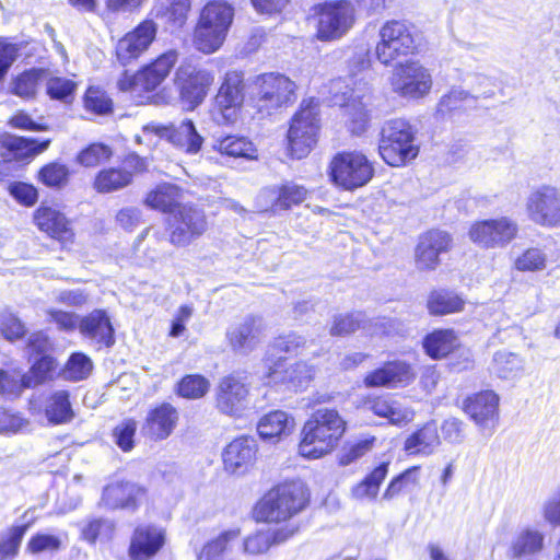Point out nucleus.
I'll use <instances>...</instances> for the list:
<instances>
[{"mask_svg": "<svg viewBox=\"0 0 560 560\" xmlns=\"http://www.w3.org/2000/svg\"><path fill=\"white\" fill-rule=\"evenodd\" d=\"M212 148L221 154L229 156L244 158L247 160L256 159V148L244 137L226 136L215 139Z\"/></svg>", "mask_w": 560, "mask_h": 560, "instance_id": "41", "label": "nucleus"}, {"mask_svg": "<svg viewBox=\"0 0 560 560\" xmlns=\"http://www.w3.org/2000/svg\"><path fill=\"white\" fill-rule=\"evenodd\" d=\"M387 474L388 463L380 464L361 482L352 488V497L357 500H374Z\"/></svg>", "mask_w": 560, "mask_h": 560, "instance_id": "43", "label": "nucleus"}, {"mask_svg": "<svg viewBox=\"0 0 560 560\" xmlns=\"http://www.w3.org/2000/svg\"><path fill=\"white\" fill-rule=\"evenodd\" d=\"M243 82L242 72L229 71L215 97L217 104L242 105L244 102Z\"/></svg>", "mask_w": 560, "mask_h": 560, "instance_id": "42", "label": "nucleus"}, {"mask_svg": "<svg viewBox=\"0 0 560 560\" xmlns=\"http://www.w3.org/2000/svg\"><path fill=\"white\" fill-rule=\"evenodd\" d=\"M262 195L268 196L272 201V208L289 209L293 205H298L305 200L307 190L305 187L295 183H287L280 188L266 189Z\"/></svg>", "mask_w": 560, "mask_h": 560, "instance_id": "39", "label": "nucleus"}, {"mask_svg": "<svg viewBox=\"0 0 560 560\" xmlns=\"http://www.w3.org/2000/svg\"><path fill=\"white\" fill-rule=\"evenodd\" d=\"M158 25L152 20H144L135 30L128 32L116 44L117 60L126 66L138 59L155 39Z\"/></svg>", "mask_w": 560, "mask_h": 560, "instance_id": "16", "label": "nucleus"}, {"mask_svg": "<svg viewBox=\"0 0 560 560\" xmlns=\"http://www.w3.org/2000/svg\"><path fill=\"white\" fill-rule=\"evenodd\" d=\"M458 346V338L452 329H439L429 334L423 340L427 353L433 359H441Z\"/></svg>", "mask_w": 560, "mask_h": 560, "instance_id": "38", "label": "nucleus"}, {"mask_svg": "<svg viewBox=\"0 0 560 560\" xmlns=\"http://www.w3.org/2000/svg\"><path fill=\"white\" fill-rule=\"evenodd\" d=\"M452 237L441 230H430L419 237L416 247V266L419 270H434L439 264V256L452 247Z\"/></svg>", "mask_w": 560, "mask_h": 560, "instance_id": "20", "label": "nucleus"}, {"mask_svg": "<svg viewBox=\"0 0 560 560\" xmlns=\"http://www.w3.org/2000/svg\"><path fill=\"white\" fill-rule=\"evenodd\" d=\"M465 301L456 293L445 290L434 291L428 300V310L432 315H446L464 310Z\"/></svg>", "mask_w": 560, "mask_h": 560, "instance_id": "46", "label": "nucleus"}, {"mask_svg": "<svg viewBox=\"0 0 560 560\" xmlns=\"http://www.w3.org/2000/svg\"><path fill=\"white\" fill-rule=\"evenodd\" d=\"M249 388L238 375L223 377L217 388L215 406L220 412L241 417L248 406Z\"/></svg>", "mask_w": 560, "mask_h": 560, "instance_id": "15", "label": "nucleus"}, {"mask_svg": "<svg viewBox=\"0 0 560 560\" xmlns=\"http://www.w3.org/2000/svg\"><path fill=\"white\" fill-rule=\"evenodd\" d=\"M413 142L410 124L401 118L390 119L382 127L378 151L388 165L399 166L418 155L419 149Z\"/></svg>", "mask_w": 560, "mask_h": 560, "instance_id": "5", "label": "nucleus"}, {"mask_svg": "<svg viewBox=\"0 0 560 560\" xmlns=\"http://www.w3.org/2000/svg\"><path fill=\"white\" fill-rule=\"evenodd\" d=\"M307 493L301 481H287L267 491L252 510L257 523L279 524L288 522L306 505Z\"/></svg>", "mask_w": 560, "mask_h": 560, "instance_id": "2", "label": "nucleus"}, {"mask_svg": "<svg viewBox=\"0 0 560 560\" xmlns=\"http://www.w3.org/2000/svg\"><path fill=\"white\" fill-rule=\"evenodd\" d=\"M257 453L254 438L241 436L229 443L222 454L224 469L233 475H243L253 466Z\"/></svg>", "mask_w": 560, "mask_h": 560, "instance_id": "23", "label": "nucleus"}, {"mask_svg": "<svg viewBox=\"0 0 560 560\" xmlns=\"http://www.w3.org/2000/svg\"><path fill=\"white\" fill-rule=\"evenodd\" d=\"M518 225L509 217L481 220L471 224L469 238L481 248H503L517 235Z\"/></svg>", "mask_w": 560, "mask_h": 560, "instance_id": "11", "label": "nucleus"}, {"mask_svg": "<svg viewBox=\"0 0 560 560\" xmlns=\"http://www.w3.org/2000/svg\"><path fill=\"white\" fill-rule=\"evenodd\" d=\"M390 83L393 91L402 97L421 98L432 88V77L427 68L416 61L395 68Z\"/></svg>", "mask_w": 560, "mask_h": 560, "instance_id": "13", "label": "nucleus"}, {"mask_svg": "<svg viewBox=\"0 0 560 560\" xmlns=\"http://www.w3.org/2000/svg\"><path fill=\"white\" fill-rule=\"evenodd\" d=\"M85 108L98 115L107 114L112 110V100L106 93L97 88H89L84 97Z\"/></svg>", "mask_w": 560, "mask_h": 560, "instance_id": "62", "label": "nucleus"}, {"mask_svg": "<svg viewBox=\"0 0 560 560\" xmlns=\"http://www.w3.org/2000/svg\"><path fill=\"white\" fill-rule=\"evenodd\" d=\"M57 368L56 360L44 354L35 359L28 374L23 375V383L26 387L37 386L51 378Z\"/></svg>", "mask_w": 560, "mask_h": 560, "instance_id": "50", "label": "nucleus"}, {"mask_svg": "<svg viewBox=\"0 0 560 560\" xmlns=\"http://www.w3.org/2000/svg\"><path fill=\"white\" fill-rule=\"evenodd\" d=\"M199 18L228 33L234 19V9L226 1H210L202 8Z\"/></svg>", "mask_w": 560, "mask_h": 560, "instance_id": "40", "label": "nucleus"}, {"mask_svg": "<svg viewBox=\"0 0 560 560\" xmlns=\"http://www.w3.org/2000/svg\"><path fill=\"white\" fill-rule=\"evenodd\" d=\"M110 156L112 150L109 147L103 143H93L78 154L77 162L84 167H95L108 161Z\"/></svg>", "mask_w": 560, "mask_h": 560, "instance_id": "57", "label": "nucleus"}, {"mask_svg": "<svg viewBox=\"0 0 560 560\" xmlns=\"http://www.w3.org/2000/svg\"><path fill=\"white\" fill-rule=\"evenodd\" d=\"M416 377L411 366L404 361H392L368 373L363 380L366 387H392L407 385Z\"/></svg>", "mask_w": 560, "mask_h": 560, "instance_id": "24", "label": "nucleus"}, {"mask_svg": "<svg viewBox=\"0 0 560 560\" xmlns=\"http://www.w3.org/2000/svg\"><path fill=\"white\" fill-rule=\"evenodd\" d=\"M529 219L541 226H560V189L541 185L534 189L526 200Z\"/></svg>", "mask_w": 560, "mask_h": 560, "instance_id": "12", "label": "nucleus"}, {"mask_svg": "<svg viewBox=\"0 0 560 560\" xmlns=\"http://www.w3.org/2000/svg\"><path fill=\"white\" fill-rule=\"evenodd\" d=\"M474 101V97L468 92L462 89H453L440 100L438 114L444 117L454 110L464 109L465 104H470Z\"/></svg>", "mask_w": 560, "mask_h": 560, "instance_id": "55", "label": "nucleus"}, {"mask_svg": "<svg viewBox=\"0 0 560 560\" xmlns=\"http://www.w3.org/2000/svg\"><path fill=\"white\" fill-rule=\"evenodd\" d=\"M319 104L313 98L303 100L300 109L292 117L288 131L291 155L302 159L308 154L317 141L319 124Z\"/></svg>", "mask_w": 560, "mask_h": 560, "instance_id": "6", "label": "nucleus"}, {"mask_svg": "<svg viewBox=\"0 0 560 560\" xmlns=\"http://www.w3.org/2000/svg\"><path fill=\"white\" fill-rule=\"evenodd\" d=\"M370 97L352 96L343 105L345 114L349 117L350 128L353 133H362L370 120L369 103Z\"/></svg>", "mask_w": 560, "mask_h": 560, "instance_id": "45", "label": "nucleus"}, {"mask_svg": "<svg viewBox=\"0 0 560 560\" xmlns=\"http://www.w3.org/2000/svg\"><path fill=\"white\" fill-rule=\"evenodd\" d=\"M92 369L93 364L88 355L73 353L62 371V376L69 381H82L90 375Z\"/></svg>", "mask_w": 560, "mask_h": 560, "instance_id": "54", "label": "nucleus"}, {"mask_svg": "<svg viewBox=\"0 0 560 560\" xmlns=\"http://www.w3.org/2000/svg\"><path fill=\"white\" fill-rule=\"evenodd\" d=\"M190 4V0H159L155 15L164 18L175 27H180L187 20Z\"/></svg>", "mask_w": 560, "mask_h": 560, "instance_id": "48", "label": "nucleus"}, {"mask_svg": "<svg viewBox=\"0 0 560 560\" xmlns=\"http://www.w3.org/2000/svg\"><path fill=\"white\" fill-rule=\"evenodd\" d=\"M364 322L362 313H353L348 315H339L334 318L330 334L332 336H343L354 332Z\"/></svg>", "mask_w": 560, "mask_h": 560, "instance_id": "63", "label": "nucleus"}, {"mask_svg": "<svg viewBox=\"0 0 560 560\" xmlns=\"http://www.w3.org/2000/svg\"><path fill=\"white\" fill-rule=\"evenodd\" d=\"M547 256L542 249L532 247L520 255L514 267L520 271H540L546 268Z\"/></svg>", "mask_w": 560, "mask_h": 560, "instance_id": "58", "label": "nucleus"}, {"mask_svg": "<svg viewBox=\"0 0 560 560\" xmlns=\"http://www.w3.org/2000/svg\"><path fill=\"white\" fill-rule=\"evenodd\" d=\"M314 375V366L305 362L288 365L283 361H278L269 369L267 378L268 384H282L290 389L299 390L307 387Z\"/></svg>", "mask_w": 560, "mask_h": 560, "instance_id": "22", "label": "nucleus"}, {"mask_svg": "<svg viewBox=\"0 0 560 560\" xmlns=\"http://www.w3.org/2000/svg\"><path fill=\"white\" fill-rule=\"evenodd\" d=\"M329 175L338 187L354 190L372 179L374 167L361 152H342L330 162Z\"/></svg>", "mask_w": 560, "mask_h": 560, "instance_id": "9", "label": "nucleus"}, {"mask_svg": "<svg viewBox=\"0 0 560 560\" xmlns=\"http://www.w3.org/2000/svg\"><path fill=\"white\" fill-rule=\"evenodd\" d=\"M369 409L376 416L386 418L392 424L408 423L413 418V411L402 404L377 397L369 401Z\"/></svg>", "mask_w": 560, "mask_h": 560, "instance_id": "34", "label": "nucleus"}, {"mask_svg": "<svg viewBox=\"0 0 560 560\" xmlns=\"http://www.w3.org/2000/svg\"><path fill=\"white\" fill-rule=\"evenodd\" d=\"M228 33L199 18L195 27L192 43L197 50L213 54L223 45Z\"/></svg>", "mask_w": 560, "mask_h": 560, "instance_id": "32", "label": "nucleus"}, {"mask_svg": "<svg viewBox=\"0 0 560 560\" xmlns=\"http://www.w3.org/2000/svg\"><path fill=\"white\" fill-rule=\"evenodd\" d=\"M439 445L438 428L434 423H428L406 440L405 450L412 455H430Z\"/></svg>", "mask_w": 560, "mask_h": 560, "instance_id": "35", "label": "nucleus"}, {"mask_svg": "<svg viewBox=\"0 0 560 560\" xmlns=\"http://www.w3.org/2000/svg\"><path fill=\"white\" fill-rule=\"evenodd\" d=\"M28 527H9L0 533V560L18 557L22 539Z\"/></svg>", "mask_w": 560, "mask_h": 560, "instance_id": "52", "label": "nucleus"}, {"mask_svg": "<svg viewBox=\"0 0 560 560\" xmlns=\"http://www.w3.org/2000/svg\"><path fill=\"white\" fill-rule=\"evenodd\" d=\"M45 413L54 424L66 423L72 420L74 413L69 401L67 390H57L47 399Z\"/></svg>", "mask_w": 560, "mask_h": 560, "instance_id": "44", "label": "nucleus"}, {"mask_svg": "<svg viewBox=\"0 0 560 560\" xmlns=\"http://www.w3.org/2000/svg\"><path fill=\"white\" fill-rule=\"evenodd\" d=\"M75 89V82L70 79L59 77H47L46 79V92L52 100L69 103L73 97Z\"/></svg>", "mask_w": 560, "mask_h": 560, "instance_id": "56", "label": "nucleus"}, {"mask_svg": "<svg viewBox=\"0 0 560 560\" xmlns=\"http://www.w3.org/2000/svg\"><path fill=\"white\" fill-rule=\"evenodd\" d=\"M80 332L83 337L101 347H112L115 342L114 328L105 311L94 310L80 319Z\"/></svg>", "mask_w": 560, "mask_h": 560, "instance_id": "27", "label": "nucleus"}, {"mask_svg": "<svg viewBox=\"0 0 560 560\" xmlns=\"http://www.w3.org/2000/svg\"><path fill=\"white\" fill-rule=\"evenodd\" d=\"M177 421V410L171 404H161L148 412L142 433L155 441L164 440L171 435Z\"/></svg>", "mask_w": 560, "mask_h": 560, "instance_id": "25", "label": "nucleus"}, {"mask_svg": "<svg viewBox=\"0 0 560 560\" xmlns=\"http://www.w3.org/2000/svg\"><path fill=\"white\" fill-rule=\"evenodd\" d=\"M524 368L523 358L516 353L501 350L493 354L489 370L501 380H514L523 375Z\"/></svg>", "mask_w": 560, "mask_h": 560, "instance_id": "31", "label": "nucleus"}, {"mask_svg": "<svg viewBox=\"0 0 560 560\" xmlns=\"http://www.w3.org/2000/svg\"><path fill=\"white\" fill-rule=\"evenodd\" d=\"M68 540L67 534H54L38 532L27 541L26 549L30 553L38 555L43 552H57L65 547Z\"/></svg>", "mask_w": 560, "mask_h": 560, "instance_id": "49", "label": "nucleus"}, {"mask_svg": "<svg viewBox=\"0 0 560 560\" xmlns=\"http://www.w3.org/2000/svg\"><path fill=\"white\" fill-rule=\"evenodd\" d=\"M209 389V382L201 375H187L178 384V394L186 398H200Z\"/></svg>", "mask_w": 560, "mask_h": 560, "instance_id": "60", "label": "nucleus"}, {"mask_svg": "<svg viewBox=\"0 0 560 560\" xmlns=\"http://www.w3.org/2000/svg\"><path fill=\"white\" fill-rule=\"evenodd\" d=\"M138 492L136 486L129 482L110 485L103 491L102 503L109 509L135 510Z\"/></svg>", "mask_w": 560, "mask_h": 560, "instance_id": "33", "label": "nucleus"}, {"mask_svg": "<svg viewBox=\"0 0 560 560\" xmlns=\"http://www.w3.org/2000/svg\"><path fill=\"white\" fill-rule=\"evenodd\" d=\"M225 338L232 351L238 354H249L262 340L260 323L253 316H247L232 324L225 332Z\"/></svg>", "mask_w": 560, "mask_h": 560, "instance_id": "21", "label": "nucleus"}, {"mask_svg": "<svg viewBox=\"0 0 560 560\" xmlns=\"http://www.w3.org/2000/svg\"><path fill=\"white\" fill-rule=\"evenodd\" d=\"M544 547V537L536 530H524L512 544L511 552L513 558L539 552Z\"/></svg>", "mask_w": 560, "mask_h": 560, "instance_id": "51", "label": "nucleus"}, {"mask_svg": "<svg viewBox=\"0 0 560 560\" xmlns=\"http://www.w3.org/2000/svg\"><path fill=\"white\" fill-rule=\"evenodd\" d=\"M166 544V533L161 527H135L128 549V560H153Z\"/></svg>", "mask_w": 560, "mask_h": 560, "instance_id": "19", "label": "nucleus"}, {"mask_svg": "<svg viewBox=\"0 0 560 560\" xmlns=\"http://www.w3.org/2000/svg\"><path fill=\"white\" fill-rule=\"evenodd\" d=\"M168 242L175 247H187L201 237L208 229L205 212L192 206H178L166 218Z\"/></svg>", "mask_w": 560, "mask_h": 560, "instance_id": "8", "label": "nucleus"}, {"mask_svg": "<svg viewBox=\"0 0 560 560\" xmlns=\"http://www.w3.org/2000/svg\"><path fill=\"white\" fill-rule=\"evenodd\" d=\"M27 425L20 412L0 406V435L15 434Z\"/></svg>", "mask_w": 560, "mask_h": 560, "instance_id": "64", "label": "nucleus"}, {"mask_svg": "<svg viewBox=\"0 0 560 560\" xmlns=\"http://www.w3.org/2000/svg\"><path fill=\"white\" fill-rule=\"evenodd\" d=\"M180 189L174 184L158 185L145 198V205L165 213H172L179 206Z\"/></svg>", "mask_w": 560, "mask_h": 560, "instance_id": "37", "label": "nucleus"}, {"mask_svg": "<svg viewBox=\"0 0 560 560\" xmlns=\"http://www.w3.org/2000/svg\"><path fill=\"white\" fill-rule=\"evenodd\" d=\"M145 168L144 160L138 155H129L120 167H108L95 176L93 187L97 192L108 194L122 189L131 184L135 173Z\"/></svg>", "mask_w": 560, "mask_h": 560, "instance_id": "17", "label": "nucleus"}, {"mask_svg": "<svg viewBox=\"0 0 560 560\" xmlns=\"http://www.w3.org/2000/svg\"><path fill=\"white\" fill-rule=\"evenodd\" d=\"M179 54L176 49H168L154 61L143 67L138 72V82L141 90H155L170 74L178 61Z\"/></svg>", "mask_w": 560, "mask_h": 560, "instance_id": "26", "label": "nucleus"}, {"mask_svg": "<svg viewBox=\"0 0 560 560\" xmlns=\"http://www.w3.org/2000/svg\"><path fill=\"white\" fill-rule=\"evenodd\" d=\"M346 425L337 410L316 409L304 423L299 453L305 458H319L330 453L345 434Z\"/></svg>", "mask_w": 560, "mask_h": 560, "instance_id": "1", "label": "nucleus"}, {"mask_svg": "<svg viewBox=\"0 0 560 560\" xmlns=\"http://www.w3.org/2000/svg\"><path fill=\"white\" fill-rule=\"evenodd\" d=\"M294 428V419L282 410L265 415L257 424V431L264 440L289 435Z\"/></svg>", "mask_w": 560, "mask_h": 560, "instance_id": "30", "label": "nucleus"}, {"mask_svg": "<svg viewBox=\"0 0 560 560\" xmlns=\"http://www.w3.org/2000/svg\"><path fill=\"white\" fill-rule=\"evenodd\" d=\"M294 530H290L288 535H281L279 532L270 533L269 530L258 529L254 534L244 539V550L250 555H260L276 544L284 541Z\"/></svg>", "mask_w": 560, "mask_h": 560, "instance_id": "47", "label": "nucleus"}, {"mask_svg": "<svg viewBox=\"0 0 560 560\" xmlns=\"http://www.w3.org/2000/svg\"><path fill=\"white\" fill-rule=\"evenodd\" d=\"M296 85L281 73L257 75L252 83L250 102L261 115H271L275 110L294 103Z\"/></svg>", "mask_w": 560, "mask_h": 560, "instance_id": "4", "label": "nucleus"}, {"mask_svg": "<svg viewBox=\"0 0 560 560\" xmlns=\"http://www.w3.org/2000/svg\"><path fill=\"white\" fill-rule=\"evenodd\" d=\"M145 130H151L160 138L166 139L186 154H197L202 148L203 138L199 135L190 119H185L178 125H151L147 126Z\"/></svg>", "mask_w": 560, "mask_h": 560, "instance_id": "18", "label": "nucleus"}, {"mask_svg": "<svg viewBox=\"0 0 560 560\" xmlns=\"http://www.w3.org/2000/svg\"><path fill=\"white\" fill-rule=\"evenodd\" d=\"M35 221L38 229L61 243L72 241L73 232L67 218L56 209L42 207L36 211Z\"/></svg>", "mask_w": 560, "mask_h": 560, "instance_id": "29", "label": "nucleus"}, {"mask_svg": "<svg viewBox=\"0 0 560 560\" xmlns=\"http://www.w3.org/2000/svg\"><path fill=\"white\" fill-rule=\"evenodd\" d=\"M69 170L66 165L54 162L39 171L40 180L48 187H61L67 184Z\"/></svg>", "mask_w": 560, "mask_h": 560, "instance_id": "61", "label": "nucleus"}, {"mask_svg": "<svg viewBox=\"0 0 560 560\" xmlns=\"http://www.w3.org/2000/svg\"><path fill=\"white\" fill-rule=\"evenodd\" d=\"M50 139L18 137L10 133L0 135V158H26L44 152Z\"/></svg>", "mask_w": 560, "mask_h": 560, "instance_id": "28", "label": "nucleus"}, {"mask_svg": "<svg viewBox=\"0 0 560 560\" xmlns=\"http://www.w3.org/2000/svg\"><path fill=\"white\" fill-rule=\"evenodd\" d=\"M374 441V436H369L346 445L339 457L340 465L347 466L361 458L372 450Z\"/></svg>", "mask_w": 560, "mask_h": 560, "instance_id": "59", "label": "nucleus"}, {"mask_svg": "<svg viewBox=\"0 0 560 560\" xmlns=\"http://www.w3.org/2000/svg\"><path fill=\"white\" fill-rule=\"evenodd\" d=\"M418 470V467H412L395 477L387 486L382 499L392 500L404 491L412 490L419 481Z\"/></svg>", "mask_w": 560, "mask_h": 560, "instance_id": "53", "label": "nucleus"}, {"mask_svg": "<svg viewBox=\"0 0 560 560\" xmlns=\"http://www.w3.org/2000/svg\"><path fill=\"white\" fill-rule=\"evenodd\" d=\"M500 397L493 390H482L468 396L463 402V410L482 433L493 434L499 423Z\"/></svg>", "mask_w": 560, "mask_h": 560, "instance_id": "14", "label": "nucleus"}, {"mask_svg": "<svg viewBox=\"0 0 560 560\" xmlns=\"http://www.w3.org/2000/svg\"><path fill=\"white\" fill-rule=\"evenodd\" d=\"M48 71L45 69L32 68L19 74L11 83V91L24 100H32L36 96L43 82H46Z\"/></svg>", "mask_w": 560, "mask_h": 560, "instance_id": "36", "label": "nucleus"}, {"mask_svg": "<svg viewBox=\"0 0 560 560\" xmlns=\"http://www.w3.org/2000/svg\"><path fill=\"white\" fill-rule=\"evenodd\" d=\"M378 37L375 56L385 66L400 57L416 54L421 44L418 30L406 20L386 21L378 31Z\"/></svg>", "mask_w": 560, "mask_h": 560, "instance_id": "3", "label": "nucleus"}, {"mask_svg": "<svg viewBox=\"0 0 560 560\" xmlns=\"http://www.w3.org/2000/svg\"><path fill=\"white\" fill-rule=\"evenodd\" d=\"M213 82L214 77L209 70L191 65H182L175 72L174 84L178 90L179 98L190 110L203 102Z\"/></svg>", "mask_w": 560, "mask_h": 560, "instance_id": "10", "label": "nucleus"}, {"mask_svg": "<svg viewBox=\"0 0 560 560\" xmlns=\"http://www.w3.org/2000/svg\"><path fill=\"white\" fill-rule=\"evenodd\" d=\"M354 7L348 0L326 1L316 8V37L322 42L342 38L355 21Z\"/></svg>", "mask_w": 560, "mask_h": 560, "instance_id": "7", "label": "nucleus"}]
</instances>
